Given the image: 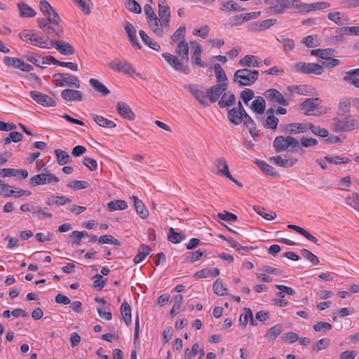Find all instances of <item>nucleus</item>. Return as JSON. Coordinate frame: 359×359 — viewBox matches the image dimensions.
<instances>
[{
    "mask_svg": "<svg viewBox=\"0 0 359 359\" xmlns=\"http://www.w3.org/2000/svg\"><path fill=\"white\" fill-rule=\"evenodd\" d=\"M259 74L257 70L238 69L234 73L233 82L239 87L250 86L258 79Z\"/></svg>",
    "mask_w": 359,
    "mask_h": 359,
    "instance_id": "obj_1",
    "label": "nucleus"
},
{
    "mask_svg": "<svg viewBox=\"0 0 359 359\" xmlns=\"http://www.w3.org/2000/svg\"><path fill=\"white\" fill-rule=\"evenodd\" d=\"M301 0H274L273 5L266 9L267 13L273 15H283L287 10L296 8L300 10Z\"/></svg>",
    "mask_w": 359,
    "mask_h": 359,
    "instance_id": "obj_2",
    "label": "nucleus"
},
{
    "mask_svg": "<svg viewBox=\"0 0 359 359\" xmlns=\"http://www.w3.org/2000/svg\"><path fill=\"white\" fill-rule=\"evenodd\" d=\"M299 147V141L292 136L284 137L280 135L276 137L273 142V147L276 152L279 153L288 149L290 151Z\"/></svg>",
    "mask_w": 359,
    "mask_h": 359,
    "instance_id": "obj_3",
    "label": "nucleus"
},
{
    "mask_svg": "<svg viewBox=\"0 0 359 359\" xmlns=\"http://www.w3.org/2000/svg\"><path fill=\"white\" fill-rule=\"evenodd\" d=\"M344 116L342 119L337 117L333 118V130L337 133L351 131L356 128L357 121L351 115Z\"/></svg>",
    "mask_w": 359,
    "mask_h": 359,
    "instance_id": "obj_4",
    "label": "nucleus"
},
{
    "mask_svg": "<svg viewBox=\"0 0 359 359\" xmlns=\"http://www.w3.org/2000/svg\"><path fill=\"white\" fill-rule=\"evenodd\" d=\"M53 82L57 86L63 87L65 86L79 88L80 81L78 78L74 75L65 73H57L53 76Z\"/></svg>",
    "mask_w": 359,
    "mask_h": 359,
    "instance_id": "obj_5",
    "label": "nucleus"
},
{
    "mask_svg": "<svg viewBox=\"0 0 359 359\" xmlns=\"http://www.w3.org/2000/svg\"><path fill=\"white\" fill-rule=\"evenodd\" d=\"M293 71L302 74L320 75L323 72V66L316 63L299 62L293 66Z\"/></svg>",
    "mask_w": 359,
    "mask_h": 359,
    "instance_id": "obj_6",
    "label": "nucleus"
},
{
    "mask_svg": "<svg viewBox=\"0 0 359 359\" xmlns=\"http://www.w3.org/2000/svg\"><path fill=\"white\" fill-rule=\"evenodd\" d=\"M162 57L175 70L185 74H190L191 70L189 65L184 64L177 56L172 55L171 53H164L162 54Z\"/></svg>",
    "mask_w": 359,
    "mask_h": 359,
    "instance_id": "obj_7",
    "label": "nucleus"
},
{
    "mask_svg": "<svg viewBox=\"0 0 359 359\" xmlns=\"http://www.w3.org/2000/svg\"><path fill=\"white\" fill-rule=\"evenodd\" d=\"M107 67L116 72H123L125 74L132 76L135 74V70L132 65L126 60H120L115 59L107 64Z\"/></svg>",
    "mask_w": 359,
    "mask_h": 359,
    "instance_id": "obj_8",
    "label": "nucleus"
},
{
    "mask_svg": "<svg viewBox=\"0 0 359 359\" xmlns=\"http://www.w3.org/2000/svg\"><path fill=\"white\" fill-rule=\"evenodd\" d=\"M59 178L51 172L37 174L29 180V184L33 187L49 184L50 182L57 183Z\"/></svg>",
    "mask_w": 359,
    "mask_h": 359,
    "instance_id": "obj_9",
    "label": "nucleus"
},
{
    "mask_svg": "<svg viewBox=\"0 0 359 359\" xmlns=\"http://www.w3.org/2000/svg\"><path fill=\"white\" fill-rule=\"evenodd\" d=\"M228 88L227 83H217L206 90L207 98L208 99L209 104L215 102L222 95V93Z\"/></svg>",
    "mask_w": 359,
    "mask_h": 359,
    "instance_id": "obj_10",
    "label": "nucleus"
},
{
    "mask_svg": "<svg viewBox=\"0 0 359 359\" xmlns=\"http://www.w3.org/2000/svg\"><path fill=\"white\" fill-rule=\"evenodd\" d=\"M51 47H54L63 55H71L75 53L74 47L68 42L64 41H50Z\"/></svg>",
    "mask_w": 359,
    "mask_h": 359,
    "instance_id": "obj_11",
    "label": "nucleus"
},
{
    "mask_svg": "<svg viewBox=\"0 0 359 359\" xmlns=\"http://www.w3.org/2000/svg\"><path fill=\"white\" fill-rule=\"evenodd\" d=\"M245 113H247L245 110L243 104L241 101L238 102L237 107H233L228 111L227 117L229 121L234 125H240L241 124V115H243Z\"/></svg>",
    "mask_w": 359,
    "mask_h": 359,
    "instance_id": "obj_12",
    "label": "nucleus"
},
{
    "mask_svg": "<svg viewBox=\"0 0 359 359\" xmlns=\"http://www.w3.org/2000/svg\"><path fill=\"white\" fill-rule=\"evenodd\" d=\"M40 10L44 15H50V12L53 14V19H49V22L53 25H58L60 22V18L55 10L46 0L40 1Z\"/></svg>",
    "mask_w": 359,
    "mask_h": 359,
    "instance_id": "obj_13",
    "label": "nucleus"
},
{
    "mask_svg": "<svg viewBox=\"0 0 359 359\" xmlns=\"http://www.w3.org/2000/svg\"><path fill=\"white\" fill-rule=\"evenodd\" d=\"M330 7V4L327 1L314 2L305 4L300 1L299 13H309L311 11L327 9Z\"/></svg>",
    "mask_w": 359,
    "mask_h": 359,
    "instance_id": "obj_14",
    "label": "nucleus"
},
{
    "mask_svg": "<svg viewBox=\"0 0 359 359\" xmlns=\"http://www.w3.org/2000/svg\"><path fill=\"white\" fill-rule=\"evenodd\" d=\"M30 97L43 107H55L56 105L55 102L50 97L36 90L30 92Z\"/></svg>",
    "mask_w": 359,
    "mask_h": 359,
    "instance_id": "obj_15",
    "label": "nucleus"
},
{
    "mask_svg": "<svg viewBox=\"0 0 359 359\" xmlns=\"http://www.w3.org/2000/svg\"><path fill=\"white\" fill-rule=\"evenodd\" d=\"M264 95L269 102L278 103L283 106H287L289 104L283 95L275 88H270L266 90Z\"/></svg>",
    "mask_w": 359,
    "mask_h": 359,
    "instance_id": "obj_16",
    "label": "nucleus"
},
{
    "mask_svg": "<svg viewBox=\"0 0 359 359\" xmlns=\"http://www.w3.org/2000/svg\"><path fill=\"white\" fill-rule=\"evenodd\" d=\"M176 56L184 63L188 65L189 62V46L185 39L179 41L175 48Z\"/></svg>",
    "mask_w": 359,
    "mask_h": 359,
    "instance_id": "obj_17",
    "label": "nucleus"
},
{
    "mask_svg": "<svg viewBox=\"0 0 359 359\" xmlns=\"http://www.w3.org/2000/svg\"><path fill=\"white\" fill-rule=\"evenodd\" d=\"M223 165V169L219 170L218 173L219 175L225 177L230 180L231 182H233L235 184H236L238 187L241 188L243 187L242 183L239 182L238 180L234 179L232 175H231L229 169V166L227 165L226 161L223 158H217L215 161V165H217L218 168L219 165Z\"/></svg>",
    "mask_w": 359,
    "mask_h": 359,
    "instance_id": "obj_18",
    "label": "nucleus"
},
{
    "mask_svg": "<svg viewBox=\"0 0 359 359\" xmlns=\"http://www.w3.org/2000/svg\"><path fill=\"white\" fill-rule=\"evenodd\" d=\"M189 91L195 97L200 104L207 107L209 106L208 99L206 93H205L197 85L191 84L186 87Z\"/></svg>",
    "mask_w": 359,
    "mask_h": 359,
    "instance_id": "obj_19",
    "label": "nucleus"
},
{
    "mask_svg": "<svg viewBox=\"0 0 359 359\" xmlns=\"http://www.w3.org/2000/svg\"><path fill=\"white\" fill-rule=\"evenodd\" d=\"M280 129L285 133L296 134L307 131L308 127L305 123H292L280 126Z\"/></svg>",
    "mask_w": 359,
    "mask_h": 359,
    "instance_id": "obj_20",
    "label": "nucleus"
},
{
    "mask_svg": "<svg viewBox=\"0 0 359 359\" xmlns=\"http://www.w3.org/2000/svg\"><path fill=\"white\" fill-rule=\"evenodd\" d=\"M116 110L121 116L129 121H133L135 118V115L131 108L123 102H117Z\"/></svg>",
    "mask_w": 359,
    "mask_h": 359,
    "instance_id": "obj_21",
    "label": "nucleus"
},
{
    "mask_svg": "<svg viewBox=\"0 0 359 359\" xmlns=\"http://www.w3.org/2000/svg\"><path fill=\"white\" fill-rule=\"evenodd\" d=\"M61 97L68 102L81 101L83 93L79 90L67 88L61 92Z\"/></svg>",
    "mask_w": 359,
    "mask_h": 359,
    "instance_id": "obj_22",
    "label": "nucleus"
},
{
    "mask_svg": "<svg viewBox=\"0 0 359 359\" xmlns=\"http://www.w3.org/2000/svg\"><path fill=\"white\" fill-rule=\"evenodd\" d=\"M132 199L134 202V207L137 214L142 219H147L149 215V212L146 208L144 203L140 199H139L136 196H133Z\"/></svg>",
    "mask_w": 359,
    "mask_h": 359,
    "instance_id": "obj_23",
    "label": "nucleus"
},
{
    "mask_svg": "<svg viewBox=\"0 0 359 359\" xmlns=\"http://www.w3.org/2000/svg\"><path fill=\"white\" fill-rule=\"evenodd\" d=\"M269 162L280 167L289 168L294 165L297 162V159L295 158H290L284 160L280 156H276L270 157Z\"/></svg>",
    "mask_w": 359,
    "mask_h": 359,
    "instance_id": "obj_24",
    "label": "nucleus"
},
{
    "mask_svg": "<svg viewBox=\"0 0 359 359\" xmlns=\"http://www.w3.org/2000/svg\"><path fill=\"white\" fill-rule=\"evenodd\" d=\"M18 9L19 15L23 18H32L36 14V11L32 7L23 1H20L18 4Z\"/></svg>",
    "mask_w": 359,
    "mask_h": 359,
    "instance_id": "obj_25",
    "label": "nucleus"
},
{
    "mask_svg": "<svg viewBox=\"0 0 359 359\" xmlns=\"http://www.w3.org/2000/svg\"><path fill=\"white\" fill-rule=\"evenodd\" d=\"M256 164L259 166L260 170L267 176L271 177H278V173L275 170V168L271 165L266 163L265 161L262 160H257Z\"/></svg>",
    "mask_w": 359,
    "mask_h": 359,
    "instance_id": "obj_26",
    "label": "nucleus"
},
{
    "mask_svg": "<svg viewBox=\"0 0 359 359\" xmlns=\"http://www.w3.org/2000/svg\"><path fill=\"white\" fill-rule=\"evenodd\" d=\"M191 44L194 45V51L192 55L193 62L199 67H205L206 64L201 59V46L197 41H191Z\"/></svg>",
    "mask_w": 359,
    "mask_h": 359,
    "instance_id": "obj_27",
    "label": "nucleus"
},
{
    "mask_svg": "<svg viewBox=\"0 0 359 359\" xmlns=\"http://www.w3.org/2000/svg\"><path fill=\"white\" fill-rule=\"evenodd\" d=\"M276 19H268L259 22H256L251 25V29L252 31H264L266 29L270 28L271 26L276 23Z\"/></svg>",
    "mask_w": 359,
    "mask_h": 359,
    "instance_id": "obj_28",
    "label": "nucleus"
},
{
    "mask_svg": "<svg viewBox=\"0 0 359 359\" xmlns=\"http://www.w3.org/2000/svg\"><path fill=\"white\" fill-rule=\"evenodd\" d=\"M90 116L92 117L93 120L100 127L114 128L116 126V124L113 121L109 120L102 116L90 114Z\"/></svg>",
    "mask_w": 359,
    "mask_h": 359,
    "instance_id": "obj_29",
    "label": "nucleus"
},
{
    "mask_svg": "<svg viewBox=\"0 0 359 359\" xmlns=\"http://www.w3.org/2000/svg\"><path fill=\"white\" fill-rule=\"evenodd\" d=\"M250 108L257 114H263L266 108V102L261 96H257L255 100L252 101Z\"/></svg>",
    "mask_w": 359,
    "mask_h": 359,
    "instance_id": "obj_30",
    "label": "nucleus"
},
{
    "mask_svg": "<svg viewBox=\"0 0 359 359\" xmlns=\"http://www.w3.org/2000/svg\"><path fill=\"white\" fill-rule=\"evenodd\" d=\"M89 83L95 90L100 93L102 96H107L110 93L109 90L96 79H90L89 80Z\"/></svg>",
    "mask_w": 359,
    "mask_h": 359,
    "instance_id": "obj_31",
    "label": "nucleus"
},
{
    "mask_svg": "<svg viewBox=\"0 0 359 359\" xmlns=\"http://www.w3.org/2000/svg\"><path fill=\"white\" fill-rule=\"evenodd\" d=\"M149 27L151 28L153 32L158 37L163 35V28L162 24L159 23L160 20L157 17L147 20Z\"/></svg>",
    "mask_w": 359,
    "mask_h": 359,
    "instance_id": "obj_32",
    "label": "nucleus"
},
{
    "mask_svg": "<svg viewBox=\"0 0 359 359\" xmlns=\"http://www.w3.org/2000/svg\"><path fill=\"white\" fill-rule=\"evenodd\" d=\"M241 66H246L248 67H259L262 66L260 62L254 55H247L239 61Z\"/></svg>",
    "mask_w": 359,
    "mask_h": 359,
    "instance_id": "obj_33",
    "label": "nucleus"
},
{
    "mask_svg": "<svg viewBox=\"0 0 359 359\" xmlns=\"http://www.w3.org/2000/svg\"><path fill=\"white\" fill-rule=\"evenodd\" d=\"M319 98H308L301 104V108L306 110V115H310V112L319 104Z\"/></svg>",
    "mask_w": 359,
    "mask_h": 359,
    "instance_id": "obj_34",
    "label": "nucleus"
},
{
    "mask_svg": "<svg viewBox=\"0 0 359 359\" xmlns=\"http://www.w3.org/2000/svg\"><path fill=\"white\" fill-rule=\"evenodd\" d=\"M55 154L56 156L57 162L60 165H64L65 164L69 163L72 161V157L68 154V153L60 149H55Z\"/></svg>",
    "mask_w": 359,
    "mask_h": 359,
    "instance_id": "obj_35",
    "label": "nucleus"
},
{
    "mask_svg": "<svg viewBox=\"0 0 359 359\" xmlns=\"http://www.w3.org/2000/svg\"><path fill=\"white\" fill-rule=\"evenodd\" d=\"M151 248L149 245L142 244L140 245L138 252L133 259L135 264H139L142 262L146 257L150 253Z\"/></svg>",
    "mask_w": 359,
    "mask_h": 359,
    "instance_id": "obj_36",
    "label": "nucleus"
},
{
    "mask_svg": "<svg viewBox=\"0 0 359 359\" xmlns=\"http://www.w3.org/2000/svg\"><path fill=\"white\" fill-rule=\"evenodd\" d=\"M351 102L348 98L341 100L338 104L337 114L339 116L348 115L350 113Z\"/></svg>",
    "mask_w": 359,
    "mask_h": 359,
    "instance_id": "obj_37",
    "label": "nucleus"
},
{
    "mask_svg": "<svg viewBox=\"0 0 359 359\" xmlns=\"http://www.w3.org/2000/svg\"><path fill=\"white\" fill-rule=\"evenodd\" d=\"M120 311L123 321L126 323L127 325H130L132 323L131 309L129 304L127 302H123L121 306Z\"/></svg>",
    "mask_w": 359,
    "mask_h": 359,
    "instance_id": "obj_38",
    "label": "nucleus"
},
{
    "mask_svg": "<svg viewBox=\"0 0 359 359\" xmlns=\"http://www.w3.org/2000/svg\"><path fill=\"white\" fill-rule=\"evenodd\" d=\"M226 93L222 94L221 99L218 102V106L220 108H225L236 104V96L234 94L231 93L228 97Z\"/></svg>",
    "mask_w": 359,
    "mask_h": 359,
    "instance_id": "obj_39",
    "label": "nucleus"
},
{
    "mask_svg": "<svg viewBox=\"0 0 359 359\" xmlns=\"http://www.w3.org/2000/svg\"><path fill=\"white\" fill-rule=\"evenodd\" d=\"M139 35L141 37L143 42L148 46L150 48L158 51L160 50V45L156 42L154 41L143 30L139 31Z\"/></svg>",
    "mask_w": 359,
    "mask_h": 359,
    "instance_id": "obj_40",
    "label": "nucleus"
},
{
    "mask_svg": "<svg viewBox=\"0 0 359 359\" xmlns=\"http://www.w3.org/2000/svg\"><path fill=\"white\" fill-rule=\"evenodd\" d=\"M107 208L109 211L122 210L128 208V204L123 200H114L107 203Z\"/></svg>",
    "mask_w": 359,
    "mask_h": 359,
    "instance_id": "obj_41",
    "label": "nucleus"
},
{
    "mask_svg": "<svg viewBox=\"0 0 359 359\" xmlns=\"http://www.w3.org/2000/svg\"><path fill=\"white\" fill-rule=\"evenodd\" d=\"M244 10V8H242L238 4L232 1H229L226 3L222 4L220 8V11L223 12L242 11Z\"/></svg>",
    "mask_w": 359,
    "mask_h": 359,
    "instance_id": "obj_42",
    "label": "nucleus"
},
{
    "mask_svg": "<svg viewBox=\"0 0 359 359\" xmlns=\"http://www.w3.org/2000/svg\"><path fill=\"white\" fill-rule=\"evenodd\" d=\"M47 210V208H42L40 206H33L32 208L33 215L41 219L44 218H50L53 217V215L50 212H48Z\"/></svg>",
    "mask_w": 359,
    "mask_h": 359,
    "instance_id": "obj_43",
    "label": "nucleus"
},
{
    "mask_svg": "<svg viewBox=\"0 0 359 359\" xmlns=\"http://www.w3.org/2000/svg\"><path fill=\"white\" fill-rule=\"evenodd\" d=\"M279 120L274 115L267 116L266 118L263 121V126L264 128L276 130L278 124Z\"/></svg>",
    "mask_w": 359,
    "mask_h": 359,
    "instance_id": "obj_44",
    "label": "nucleus"
},
{
    "mask_svg": "<svg viewBox=\"0 0 359 359\" xmlns=\"http://www.w3.org/2000/svg\"><path fill=\"white\" fill-rule=\"evenodd\" d=\"M283 326L280 324H276L271 327L266 333L265 337L273 341L282 333Z\"/></svg>",
    "mask_w": 359,
    "mask_h": 359,
    "instance_id": "obj_45",
    "label": "nucleus"
},
{
    "mask_svg": "<svg viewBox=\"0 0 359 359\" xmlns=\"http://www.w3.org/2000/svg\"><path fill=\"white\" fill-rule=\"evenodd\" d=\"M334 50L332 48L326 49H314L311 51V55L313 56H318L325 60L329 55H333Z\"/></svg>",
    "mask_w": 359,
    "mask_h": 359,
    "instance_id": "obj_46",
    "label": "nucleus"
},
{
    "mask_svg": "<svg viewBox=\"0 0 359 359\" xmlns=\"http://www.w3.org/2000/svg\"><path fill=\"white\" fill-rule=\"evenodd\" d=\"M324 158L329 163H332V164H335V165H339L341 163H348L351 161L350 158H346V157H342L340 156H330L327 155V156H325L324 157Z\"/></svg>",
    "mask_w": 359,
    "mask_h": 359,
    "instance_id": "obj_47",
    "label": "nucleus"
},
{
    "mask_svg": "<svg viewBox=\"0 0 359 359\" xmlns=\"http://www.w3.org/2000/svg\"><path fill=\"white\" fill-rule=\"evenodd\" d=\"M185 32H186V27L184 25L180 26L170 36V43L171 44H173L174 43H176L178 41H181L182 39H184L185 36Z\"/></svg>",
    "mask_w": 359,
    "mask_h": 359,
    "instance_id": "obj_48",
    "label": "nucleus"
},
{
    "mask_svg": "<svg viewBox=\"0 0 359 359\" xmlns=\"http://www.w3.org/2000/svg\"><path fill=\"white\" fill-rule=\"evenodd\" d=\"M213 290L215 294L219 296H225L228 294L227 289L224 286L220 278H217L213 284Z\"/></svg>",
    "mask_w": 359,
    "mask_h": 359,
    "instance_id": "obj_49",
    "label": "nucleus"
},
{
    "mask_svg": "<svg viewBox=\"0 0 359 359\" xmlns=\"http://www.w3.org/2000/svg\"><path fill=\"white\" fill-rule=\"evenodd\" d=\"M307 127L316 135L327 137L329 135V132L326 129L321 128L318 126H314L313 123H309Z\"/></svg>",
    "mask_w": 359,
    "mask_h": 359,
    "instance_id": "obj_50",
    "label": "nucleus"
},
{
    "mask_svg": "<svg viewBox=\"0 0 359 359\" xmlns=\"http://www.w3.org/2000/svg\"><path fill=\"white\" fill-rule=\"evenodd\" d=\"M184 236L181 233L175 232L173 228L170 227L169 229L168 239L170 242L174 244H177L180 243L184 239Z\"/></svg>",
    "mask_w": 359,
    "mask_h": 359,
    "instance_id": "obj_51",
    "label": "nucleus"
},
{
    "mask_svg": "<svg viewBox=\"0 0 359 359\" xmlns=\"http://www.w3.org/2000/svg\"><path fill=\"white\" fill-rule=\"evenodd\" d=\"M22 135L19 132L12 131L9 133L8 136L4 140V144L6 145L11 142H18L22 140Z\"/></svg>",
    "mask_w": 359,
    "mask_h": 359,
    "instance_id": "obj_52",
    "label": "nucleus"
},
{
    "mask_svg": "<svg viewBox=\"0 0 359 359\" xmlns=\"http://www.w3.org/2000/svg\"><path fill=\"white\" fill-rule=\"evenodd\" d=\"M253 210L265 219L272 220L276 217V214L274 212H271L270 213H265V208L262 207L254 205Z\"/></svg>",
    "mask_w": 359,
    "mask_h": 359,
    "instance_id": "obj_53",
    "label": "nucleus"
},
{
    "mask_svg": "<svg viewBox=\"0 0 359 359\" xmlns=\"http://www.w3.org/2000/svg\"><path fill=\"white\" fill-rule=\"evenodd\" d=\"M67 187L74 190H81L87 189L89 187V183L83 180H73L67 184Z\"/></svg>",
    "mask_w": 359,
    "mask_h": 359,
    "instance_id": "obj_54",
    "label": "nucleus"
},
{
    "mask_svg": "<svg viewBox=\"0 0 359 359\" xmlns=\"http://www.w3.org/2000/svg\"><path fill=\"white\" fill-rule=\"evenodd\" d=\"M158 15L160 20L165 18H170V8L166 4L165 1H163L161 4H158Z\"/></svg>",
    "mask_w": 359,
    "mask_h": 359,
    "instance_id": "obj_55",
    "label": "nucleus"
},
{
    "mask_svg": "<svg viewBox=\"0 0 359 359\" xmlns=\"http://www.w3.org/2000/svg\"><path fill=\"white\" fill-rule=\"evenodd\" d=\"M125 6L130 12L137 14H140L142 12L141 6L135 0H127Z\"/></svg>",
    "mask_w": 359,
    "mask_h": 359,
    "instance_id": "obj_56",
    "label": "nucleus"
},
{
    "mask_svg": "<svg viewBox=\"0 0 359 359\" xmlns=\"http://www.w3.org/2000/svg\"><path fill=\"white\" fill-rule=\"evenodd\" d=\"M240 97L245 104H248V102L255 97V93L250 88H245L240 93Z\"/></svg>",
    "mask_w": 359,
    "mask_h": 359,
    "instance_id": "obj_57",
    "label": "nucleus"
},
{
    "mask_svg": "<svg viewBox=\"0 0 359 359\" xmlns=\"http://www.w3.org/2000/svg\"><path fill=\"white\" fill-rule=\"evenodd\" d=\"M21 60H22L18 57H11L8 56L4 57V62L6 66L13 67L16 69H19L20 67V65Z\"/></svg>",
    "mask_w": 359,
    "mask_h": 359,
    "instance_id": "obj_58",
    "label": "nucleus"
},
{
    "mask_svg": "<svg viewBox=\"0 0 359 359\" xmlns=\"http://www.w3.org/2000/svg\"><path fill=\"white\" fill-rule=\"evenodd\" d=\"M300 253L303 257L309 260L313 264H317L318 263H319L318 258L314 254H313L311 251H309L306 249H302L300 251Z\"/></svg>",
    "mask_w": 359,
    "mask_h": 359,
    "instance_id": "obj_59",
    "label": "nucleus"
},
{
    "mask_svg": "<svg viewBox=\"0 0 359 359\" xmlns=\"http://www.w3.org/2000/svg\"><path fill=\"white\" fill-rule=\"evenodd\" d=\"M280 339L283 342H288L290 344H293L299 339V337L297 334L295 332H290L287 333H285L281 337Z\"/></svg>",
    "mask_w": 359,
    "mask_h": 359,
    "instance_id": "obj_60",
    "label": "nucleus"
},
{
    "mask_svg": "<svg viewBox=\"0 0 359 359\" xmlns=\"http://www.w3.org/2000/svg\"><path fill=\"white\" fill-rule=\"evenodd\" d=\"M72 200L64 196H52V203L56 205H63L67 203H70Z\"/></svg>",
    "mask_w": 359,
    "mask_h": 359,
    "instance_id": "obj_61",
    "label": "nucleus"
},
{
    "mask_svg": "<svg viewBox=\"0 0 359 359\" xmlns=\"http://www.w3.org/2000/svg\"><path fill=\"white\" fill-rule=\"evenodd\" d=\"M330 340L327 338L318 340L313 348V351H320L325 349L330 345Z\"/></svg>",
    "mask_w": 359,
    "mask_h": 359,
    "instance_id": "obj_62",
    "label": "nucleus"
},
{
    "mask_svg": "<svg viewBox=\"0 0 359 359\" xmlns=\"http://www.w3.org/2000/svg\"><path fill=\"white\" fill-rule=\"evenodd\" d=\"M217 217L224 221L236 222L237 220V216L236 215L226 210H224V212L218 213Z\"/></svg>",
    "mask_w": 359,
    "mask_h": 359,
    "instance_id": "obj_63",
    "label": "nucleus"
},
{
    "mask_svg": "<svg viewBox=\"0 0 359 359\" xmlns=\"http://www.w3.org/2000/svg\"><path fill=\"white\" fill-rule=\"evenodd\" d=\"M241 123L243 122L245 126L248 128H251L252 127H256L255 123L253 119L249 116L248 113H245L243 115L241 116Z\"/></svg>",
    "mask_w": 359,
    "mask_h": 359,
    "instance_id": "obj_64",
    "label": "nucleus"
}]
</instances>
